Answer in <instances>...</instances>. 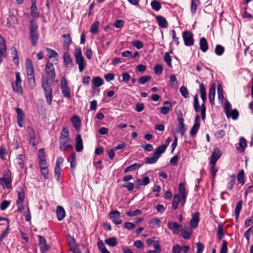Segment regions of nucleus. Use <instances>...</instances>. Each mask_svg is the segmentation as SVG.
<instances>
[{
	"instance_id": "obj_1",
	"label": "nucleus",
	"mask_w": 253,
	"mask_h": 253,
	"mask_svg": "<svg viewBox=\"0 0 253 253\" xmlns=\"http://www.w3.org/2000/svg\"><path fill=\"white\" fill-rule=\"evenodd\" d=\"M45 74L42 76V87L43 88L47 104L50 105L53 98L52 88L50 84L55 78L54 68L52 63L48 62L45 67Z\"/></svg>"
},
{
	"instance_id": "obj_2",
	"label": "nucleus",
	"mask_w": 253,
	"mask_h": 253,
	"mask_svg": "<svg viewBox=\"0 0 253 253\" xmlns=\"http://www.w3.org/2000/svg\"><path fill=\"white\" fill-rule=\"evenodd\" d=\"M71 138L70 137L69 131L67 128L64 127L61 131L59 138L60 149L62 151H65L73 149L71 144Z\"/></svg>"
},
{
	"instance_id": "obj_3",
	"label": "nucleus",
	"mask_w": 253,
	"mask_h": 253,
	"mask_svg": "<svg viewBox=\"0 0 253 253\" xmlns=\"http://www.w3.org/2000/svg\"><path fill=\"white\" fill-rule=\"evenodd\" d=\"M74 55L76 59V63L78 64L79 66V72L82 73L86 67V64L80 48L75 49Z\"/></svg>"
},
{
	"instance_id": "obj_4",
	"label": "nucleus",
	"mask_w": 253,
	"mask_h": 253,
	"mask_svg": "<svg viewBox=\"0 0 253 253\" xmlns=\"http://www.w3.org/2000/svg\"><path fill=\"white\" fill-rule=\"evenodd\" d=\"M60 86L62 93L63 96L68 98H71V92L70 88L68 85L67 81L65 77H62L60 81Z\"/></svg>"
},
{
	"instance_id": "obj_5",
	"label": "nucleus",
	"mask_w": 253,
	"mask_h": 253,
	"mask_svg": "<svg viewBox=\"0 0 253 253\" xmlns=\"http://www.w3.org/2000/svg\"><path fill=\"white\" fill-rule=\"evenodd\" d=\"M15 77V82L12 84L13 90L14 92H16L19 94H22L23 89L21 85L22 81L21 80L20 73H16Z\"/></svg>"
},
{
	"instance_id": "obj_6",
	"label": "nucleus",
	"mask_w": 253,
	"mask_h": 253,
	"mask_svg": "<svg viewBox=\"0 0 253 253\" xmlns=\"http://www.w3.org/2000/svg\"><path fill=\"white\" fill-rule=\"evenodd\" d=\"M182 38L186 46H190L193 45L194 39L191 32L188 31H184L182 33Z\"/></svg>"
},
{
	"instance_id": "obj_7",
	"label": "nucleus",
	"mask_w": 253,
	"mask_h": 253,
	"mask_svg": "<svg viewBox=\"0 0 253 253\" xmlns=\"http://www.w3.org/2000/svg\"><path fill=\"white\" fill-rule=\"evenodd\" d=\"M168 227L175 234H178L180 231H183L182 226L174 221H169L168 222Z\"/></svg>"
},
{
	"instance_id": "obj_8",
	"label": "nucleus",
	"mask_w": 253,
	"mask_h": 253,
	"mask_svg": "<svg viewBox=\"0 0 253 253\" xmlns=\"http://www.w3.org/2000/svg\"><path fill=\"white\" fill-rule=\"evenodd\" d=\"M109 216L116 225H119L123 222L122 219L120 218V212L118 211H111L109 214Z\"/></svg>"
},
{
	"instance_id": "obj_9",
	"label": "nucleus",
	"mask_w": 253,
	"mask_h": 253,
	"mask_svg": "<svg viewBox=\"0 0 253 253\" xmlns=\"http://www.w3.org/2000/svg\"><path fill=\"white\" fill-rule=\"evenodd\" d=\"M26 130L29 144H31L33 146H35L36 145V134L34 129L31 126H28Z\"/></svg>"
},
{
	"instance_id": "obj_10",
	"label": "nucleus",
	"mask_w": 253,
	"mask_h": 253,
	"mask_svg": "<svg viewBox=\"0 0 253 253\" xmlns=\"http://www.w3.org/2000/svg\"><path fill=\"white\" fill-rule=\"evenodd\" d=\"M17 113V123L20 127H22L24 126L25 120V114L23 110L19 108L16 109Z\"/></svg>"
},
{
	"instance_id": "obj_11",
	"label": "nucleus",
	"mask_w": 253,
	"mask_h": 253,
	"mask_svg": "<svg viewBox=\"0 0 253 253\" xmlns=\"http://www.w3.org/2000/svg\"><path fill=\"white\" fill-rule=\"evenodd\" d=\"M38 159L40 167L47 166L45 154L43 149H40L39 150Z\"/></svg>"
},
{
	"instance_id": "obj_12",
	"label": "nucleus",
	"mask_w": 253,
	"mask_h": 253,
	"mask_svg": "<svg viewBox=\"0 0 253 253\" xmlns=\"http://www.w3.org/2000/svg\"><path fill=\"white\" fill-rule=\"evenodd\" d=\"M221 156V152L218 148H215L212 152L211 156L210 164L215 165L216 162Z\"/></svg>"
},
{
	"instance_id": "obj_13",
	"label": "nucleus",
	"mask_w": 253,
	"mask_h": 253,
	"mask_svg": "<svg viewBox=\"0 0 253 253\" xmlns=\"http://www.w3.org/2000/svg\"><path fill=\"white\" fill-rule=\"evenodd\" d=\"M39 246L41 253H45L48 250L49 248L46 244L45 239L42 236H39Z\"/></svg>"
},
{
	"instance_id": "obj_14",
	"label": "nucleus",
	"mask_w": 253,
	"mask_h": 253,
	"mask_svg": "<svg viewBox=\"0 0 253 253\" xmlns=\"http://www.w3.org/2000/svg\"><path fill=\"white\" fill-rule=\"evenodd\" d=\"M18 21L17 18L14 14H10L8 17L7 18L6 26L8 28H10L16 24Z\"/></svg>"
},
{
	"instance_id": "obj_15",
	"label": "nucleus",
	"mask_w": 253,
	"mask_h": 253,
	"mask_svg": "<svg viewBox=\"0 0 253 253\" xmlns=\"http://www.w3.org/2000/svg\"><path fill=\"white\" fill-rule=\"evenodd\" d=\"M26 66L27 77L35 76L33 65L30 59H27L26 60Z\"/></svg>"
},
{
	"instance_id": "obj_16",
	"label": "nucleus",
	"mask_w": 253,
	"mask_h": 253,
	"mask_svg": "<svg viewBox=\"0 0 253 253\" xmlns=\"http://www.w3.org/2000/svg\"><path fill=\"white\" fill-rule=\"evenodd\" d=\"M172 108V105L169 101H165L163 106L160 108V112L163 115H167Z\"/></svg>"
},
{
	"instance_id": "obj_17",
	"label": "nucleus",
	"mask_w": 253,
	"mask_h": 253,
	"mask_svg": "<svg viewBox=\"0 0 253 253\" xmlns=\"http://www.w3.org/2000/svg\"><path fill=\"white\" fill-rule=\"evenodd\" d=\"M76 144L75 148L77 152H81L83 149V142L82 136L80 134H78L75 138Z\"/></svg>"
},
{
	"instance_id": "obj_18",
	"label": "nucleus",
	"mask_w": 253,
	"mask_h": 253,
	"mask_svg": "<svg viewBox=\"0 0 253 253\" xmlns=\"http://www.w3.org/2000/svg\"><path fill=\"white\" fill-rule=\"evenodd\" d=\"M0 184L7 188H10L11 187V180L10 176L7 175L0 178Z\"/></svg>"
},
{
	"instance_id": "obj_19",
	"label": "nucleus",
	"mask_w": 253,
	"mask_h": 253,
	"mask_svg": "<svg viewBox=\"0 0 253 253\" xmlns=\"http://www.w3.org/2000/svg\"><path fill=\"white\" fill-rule=\"evenodd\" d=\"M31 4L32 5L30 7L31 15L32 17L38 18L39 16V14L38 12L36 0H31Z\"/></svg>"
},
{
	"instance_id": "obj_20",
	"label": "nucleus",
	"mask_w": 253,
	"mask_h": 253,
	"mask_svg": "<svg viewBox=\"0 0 253 253\" xmlns=\"http://www.w3.org/2000/svg\"><path fill=\"white\" fill-rule=\"evenodd\" d=\"M215 88L216 84H212L210 87L209 93V98L210 102L211 105H213L214 104V96L215 94Z\"/></svg>"
},
{
	"instance_id": "obj_21",
	"label": "nucleus",
	"mask_w": 253,
	"mask_h": 253,
	"mask_svg": "<svg viewBox=\"0 0 253 253\" xmlns=\"http://www.w3.org/2000/svg\"><path fill=\"white\" fill-rule=\"evenodd\" d=\"M156 19L160 27L166 28L168 27V23L164 17L158 15L156 16Z\"/></svg>"
},
{
	"instance_id": "obj_22",
	"label": "nucleus",
	"mask_w": 253,
	"mask_h": 253,
	"mask_svg": "<svg viewBox=\"0 0 253 253\" xmlns=\"http://www.w3.org/2000/svg\"><path fill=\"white\" fill-rule=\"evenodd\" d=\"M64 64L66 68H71L73 66V63L70 54L66 52L64 54Z\"/></svg>"
},
{
	"instance_id": "obj_23",
	"label": "nucleus",
	"mask_w": 253,
	"mask_h": 253,
	"mask_svg": "<svg viewBox=\"0 0 253 253\" xmlns=\"http://www.w3.org/2000/svg\"><path fill=\"white\" fill-rule=\"evenodd\" d=\"M17 193L18 194V199L16 201V203H18L19 204H23L25 199V192L23 188L21 187H19L17 190Z\"/></svg>"
},
{
	"instance_id": "obj_24",
	"label": "nucleus",
	"mask_w": 253,
	"mask_h": 253,
	"mask_svg": "<svg viewBox=\"0 0 253 253\" xmlns=\"http://www.w3.org/2000/svg\"><path fill=\"white\" fill-rule=\"evenodd\" d=\"M199 213L196 212L192 214V218L190 220V225L194 228H197L199 222Z\"/></svg>"
},
{
	"instance_id": "obj_25",
	"label": "nucleus",
	"mask_w": 253,
	"mask_h": 253,
	"mask_svg": "<svg viewBox=\"0 0 253 253\" xmlns=\"http://www.w3.org/2000/svg\"><path fill=\"white\" fill-rule=\"evenodd\" d=\"M71 121L76 130L77 131H80L81 122L79 117L75 115L71 118Z\"/></svg>"
},
{
	"instance_id": "obj_26",
	"label": "nucleus",
	"mask_w": 253,
	"mask_h": 253,
	"mask_svg": "<svg viewBox=\"0 0 253 253\" xmlns=\"http://www.w3.org/2000/svg\"><path fill=\"white\" fill-rule=\"evenodd\" d=\"M178 130L177 131V132L181 133L182 135H184L186 131V128L184 124V120L182 118H178Z\"/></svg>"
},
{
	"instance_id": "obj_27",
	"label": "nucleus",
	"mask_w": 253,
	"mask_h": 253,
	"mask_svg": "<svg viewBox=\"0 0 253 253\" xmlns=\"http://www.w3.org/2000/svg\"><path fill=\"white\" fill-rule=\"evenodd\" d=\"M91 84L92 88L93 87H98L103 85L104 81L99 77H93L92 79Z\"/></svg>"
},
{
	"instance_id": "obj_28",
	"label": "nucleus",
	"mask_w": 253,
	"mask_h": 253,
	"mask_svg": "<svg viewBox=\"0 0 253 253\" xmlns=\"http://www.w3.org/2000/svg\"><path fill=\"white\" fill-rule=\"evenodd\" d=\"M56 215L59 221L62 220L65 216V211L62 207L58 206L56 209Z\"/></svg>"
},
{
	"instance_id": "obj_29",
	"label": "nucleus",
	"mask_w": 253,
	"mask_h": 253,
	"mask_svg": "<svg viewBox=\"0 0 253 253\" xmlns=\"http://www.w3.org/2000/svg\"><path fill=\"white\" fill-rule=\"evenodd\" d=\"M167 147V145H161L156 148L153 154L159 158L161 155L165 152Z\"/></svg>"
},
{
	"instance_id": "obj_30",
	"label": "nucleus",
	"mask_w": 253,
	"mask_h": 253,
	"mask_svg": "<svg viewBox=\"0 0 253 253\" xmlns=\"http://www.w3.org/2000/svg\"><path fill=\"white\" fill-rule=\"evenodd\" d=\"M200 49L204 52H206L208 49V44L205 38H202L200 40Z\"/></svg>"
},
{
	"instance_id": "obj_31",
	"label": "nucleus",
	"mask_w": 253,
	"mask_h": 253,
	"mask_svg": "<svg viewBox=\"0 0 253 253\" xmlns=\"http://www.w3.org/2000/svg\"><path fill=\"white\" fill-rule=\"evenodd\" d=\"M247 146L246 140L243 137L240 138L239 143L238 144V146H236L237 149L243 152L245 150V147Z\"/></svg>"
},
{
	"instance_id": "obj_32",
	"label": "nucleus",
	"mask_w": 253,
	"mask_h": 253,
	"mask_svg": "<svg viewBox=\"0 0 253 253\" xmlns=\"http://www.w3.org/2000/svg\"><path fill=\"white\" fill-rule=\"evenodd\" d=\"M180 196L178 194H175L173 198L172 207L173 210H176L178 208L179 203H180Z\"/></svg>"
},
{
	"instance_id": "obj_33",
	"label": "nucleus",
	"mask_w": 253,
	"mask_h": 253,
	"mask_svg": "<svg viewBox=\"0 0 253 253\" xmlns=\"http://www.w3.org/2000/svg\"><path fill=\"white\" fill-rule=\"evenodd\" d=\"M200 4L199 0H192L191 4V11L194 15L197 11V6Z\"/></svg>"
},
{
	"instance_id": "obj_34",
	"label": "nucleus",
	"mask_w": 253,
	"mask_h": 253,
	"mask_svg": "<svg viewBox=\"0 0 253 253\" xmlns=\"http://www.w3.org/2000/svg\"><path fill=\"white\" fill-rule=\"evenodd\" d=\"M38 26L35 20H31L30 21V33H37Z\"/></svg>"
},
{
	"instance_id": "obj_35",
	"label": "nucleus",
	"mask_w": 253,
	"mask_h": 253,
	"mask_svg": "<svg viewBox=\"0 0 253 253\" xmlns=\"http://www.w3.org/2000/svg\"><path fill=\"white\" fill-rule=\"evenodd\" d=\"M242 204L243 202L242 201H239L236 204L234 212L235 218L236 219L239 217V213L242 209Z\"/></svg>"
},
{
	"instance_id": "obj_36",
	"label": "nucleus",
	"mask_w": 253,
	"mask_h": 253,
	"mask_svg": "<svg viewBox=\"0 0 253 253\" xmlns=\"http://www.w3.org/2000/svg\"><path fill=\"white\" fill-rule=\"evenodd\" d=\"M30 37L31 41V43L33 46L36 45L38 39H39V34L37 33H30Z\"/></svg>"
},
{
	"instance_id": "obj_37",
	"label": "nucleus",
	"mask_w": 253,
	"mask_h": 253,
	"mask_svg": "<svg viewBox=\"0 0 253 253\" xmlns=\"http://www.w3.org/2000/svg\"><path fill=\"white\" fill-rule=\"evenodd\" d=\"M46 51L48 57L50 58H57L58 56V53L54 50L48 47H46Z\"/></svg>"
},
{
	"instance_id": "obj_38",
	"label": "nucleus",
	"mask_w": 253,
	"mask_h": 253,
	"mask_svg": "<svg viewBox=\"0 0 253 253\" xmlns=\"http://www.w3.org/2000/svg\"><path fill=\"white\" fill-rule=\"evenodd\" d=\"M11 54L15 63H18V52L16 48L12 46L11 48Z\"/></svg>"
},
{
	"instance_id": "obj_39",
	"label": "nucleus",
	"mask_w": 253,
	"mask_h": 253,
	"mask_svg": "<svg viewBox=\"0 0 253 253\" xmlns=\"http://www.w3.org/2000/svg\"><path fill=\"white\" fill-rule=\"evenodd\" d=\"M105 243L111 247H115L117 245V240L116 238H109L105 240Z\"/></svg>"
},
{
	"instance_id": "obj_40",
	"label": "nucleus",
	"mask_w": 253,
	"mask_h": 253,
	"mask_svg": "<svg viewBox=\"0 0 253 253\" xmlns=\"http://www.w3.org/2000/svg\"><path fill=\"white\" fill-rule=\"evenodd\" d=\"M159 158L153 154L152 157H146L145 158V164H153L157 162Z\"/></svg>"
},
{
	"instance_id": "obj_41",
	"label": "nucleus",
	"mask_w": 253,
	"mask_h": 253,
	"mask_svg": "<svg viewBox=\"0 0 253 253\" xmlns=\"http://www.w3.org/2000/svg\"><path fill=\"white\" fill-rule=\"evenodd\" d=\"M136 182L138 183L139 185L146 186L149 183L150 178L148 176H145L143 177L142 180L140 179H136Z\"/></svg>"
},
{
	"instance_id": "obj_42",
	"label": "nucleus",
	"mask_w": 253,
	"mask_h": 253,
	"mask_svg": "<svg viewBox=\"0 0 253 253\" xmlns=\"http://www.w3.org/2000/svg\"><path fill=\"white\" fill-rule=\"evenodd\" d=\"M99 26V22L98 21H95L91 25L90 31L92 34H96L98 32Z\"/></svg>"
},
{
	"instance_id": "obj_43",
	"label": "nucleus",
	"mask_w": 253,
	"mask_h": 253,
	"mask_svg": "<svg viewBox=\"0 0 253 253\" xmlns=\"http://www.w3.org/2000/svg\"><path fill=\"white\" fill-rule=\"evenodd\" d=\"M150 5L152 8L157 11H159L162 7L161 3L155 0H152L151 2Z\"/></svg>"
},
{
	"instance_id": "obj_44",
	"label": "nucleus",
	"mask_w": 253,
	"mask_h": 253,
	"mask_svg": "<svg viewBox=\"0 0 253 253\" xmlns=\"http://www.w3.org/2000/svg\"><path fill=\"white\" fill-rule=\"evenodd\" d=\"M177 83L178 81L176 76L174 75H171L169 79L170 86L174 88L176 86Z\"/></svg>"
},
{
	"instance_id": "obj_45",
	"label": "nucleus",
	"mask_w": 253,
	"mask_h": 253,
	"mask_svg": "<svg viewBox=\"0 0 253 253\" xmlns=\"http://www.w3.org/2000/svg\"><path fill=\"white\" fill-rule=\"evenodd\" d=\"M179 195L181 197H187V193L186 192V189L185 186L183 183H180L178 187Z\"/></svg>"
},
{
	"instance_id": "obj_46",
	"label": "nucleus",
	"mask_w": 253,
	"mask_h": 253,
	"mask_svg": "<svg viewBox=\"0 0 253 253\" xmlns=\"http://www.w3.org/2000/svg\"><path fill=\"white\" fill-rule=\"evenodd\" d=\"M224 51V48L221 45L217 44L215 46L214 52L218 56H221Z\"/></svg>"
},
{
	"instance_id": "obj_47",
	"label": "nucleus",
	"mask_w": 253,
	"mask_h": 253,
	"mask_svg": "<svg viewBox=\"0 0 253 253\" xmlns=\"http://www.w3.org/2000/svg\"><path fill=\"white\" fill-rule=\"evenodd\" d=\"M194 108L196 112H199L200 111V106L199 103V100L198 95L196 94L194 97Z\"/></svg>"
},
{
	"instance_id": "obj_48",
	"label": "nucleus",
	"mask_w": 253,
	"mask_h": 253,
	"mask_svg": "<svg viewBox=\"0 0 253 253\" xmlns=\"http://www.w3.org/2000/svg\"><path fill=\"white\" fill-rule=\"evenodd\" d=\"M0 50L6 52V45L4 38L0 35Z\"/></svg>"
},
{
	"instance_id": "obj_49",
	"label": "nucleus",
	"mask_w": 253,
	"mask_h": 253,
	"mask_svg": "<svg viewBox=\"0 0 253 253\" xmlns=\"http://www.w3.org/2000/svg\"><path fill=\"white\" fill-rule=\"evenodd\" d=\"M239 116V112L236 110H233L229 112V115L228 116H226L228 118H232L233 120H236L237 119Z\"/></svg>"
},
{
	"instance_id": "obj_50",
	"label": "nucleus",
	"mask_w": 253,
	"mask_h": 253,
	"mask_svg": "<svg viewBox=\"0 0 253 253\" xmlns=\"http://www.w3.org/2000/svg\"><path fill=\"white\" fill-rule=\"evenodd\" d=\"M237 181L239 183L242 185L244 184V171L243 170L240 171V172L238 174Z\"/></svg>"
},
{
	"instance_id": "obj_51",
	"label": "nucleus",
	"mask_w": 253,
	"mask_h": 253,
	"mask_svg": "<svg viewBox=\"0 0 253 253\" xmlns=\"http://www.w3.org/2000/svg\"><path fill=\"white\" fill-rule=\"evenodd\" d=\"M179 91L182 96L185 98H187L189 97L188 89L186 87L182 86L180 87Z\"/></svg>"
},
{
	"instance_id": "obj_52",
	"label": "nucleus",
	"mask_w": 253,
	"mask_h": 253,
	"mask_svg": "<svg viewBox=\"0 0 253 253\" xmlns=\"http://www.w3.org/2000/svg\"><path fill=\"white\" fill-rule=\"evenodd\" d=\"M16 162L18 164L21 169L23 168L24 166V160L23 159V156L21 154L17 155L16 159Z\"/></svg>"
},
{
	"instance_id": "obj_53",
	"label": "nucleus",
	"mask_w": 253,
	"mask_h": 253,
	"mask_svg": "<svg viewBox=\"0 0 253 253\" xmlns=\"http://www.w3.org/2000/svg\"><path fill=\"white\" fill-rule=\"evenodd\" d=\"M200 125H198V124H194L191 130H190V134L192 136H194L197 134Z\"/></svg>"
},
{
	"instance_id": "obj_54",
	"label": "nucleus",
	"mask_w": 253,
	"mask_h": 253,
	"mask_svg": "<svg viewBox=\"0 0 253 253\" xmlns=\"http://www.w3.org/2000/svg\"><path fill=\"white\" fill-rule=\"evenodd\" d=\"M151 78V77L150 76H142L139 79L138 83L141 84H144L147 82H149Z\"/></svg>"
},
{
	"instance_id": "obj_55",
	"label": "nucleus",
	"mask_w": 253,
	"mask_h": 253,
	"mask_svg": "<svg viewBox=\"0 0 253 253\" xmlns=\"http://www.w3.org/2000/svg\"><path fill=\"white\" fill-rule=\"evenodd\" d=\"M164 59L165 62L167 63V65L169 67H171V59L169 53L168 52H166L164 54Z\"/></svg>"
},
{
	"instance_id": "obj_56",
	"label": "nucleus",
	"mask_w": 253,
	"mask_h": 253,
	"mask_svg": "<svg viewBox=\"0 0 253 253\" xmlns=\"http://www.w3.org/2000/svg\"><path fill=\"white\" fill-rule=\"evenodd\" d=\"M232 110H233L232 109V106L230 103L228 101H226L225 103L224 112L226 116H228L229 115V112Z\"/></svg>"
},
{
	"instance_id": "obj_57",
	"label": "nucleus",
	"mask_w": 253,
	"mask_h": 253,
	"mask_svg": "<svg viewBox=\"0 0 253 253\" xmlns=\"http://www.w3.org/2000/svg\"><path fill=\"white\" fill-rule=\"evenodd\" d=\"M154 70L156 75H160L163 71V67L161 64H156L154 67Z\"/></svg>"
},
{
	"instance_id": "obj_58",
	"label": "nucleus",
	"mask_w": 253,
	"mask_h": 253,
	"mask_svg": "<svg viewBox=\"0 0 253 253\" xmlns=\"http://www.w3.org/2000/svg\"><path fill=\"white\" fill-rule=\"evenodd\" d=\"M28 85L31 89H33L36 85L35 76L28 77Z\"/></svg>"
},
{
	"instance_id": "obj_59",
	"label": "nucleus",
	"mask_w": 253,
	"mask_h": 253,
	"mask_svg": "<svg viewBox=\"0 0 253 253\" xmlns=\"http://www.w3.org/2000/svg\"><path fill=\"white\" fill-rule=\"evenodd\" d=\"M235 182V175L234 174L231 175L230 181L227 184V188L229 190H232L234 187Z\"/></svg>"
},
{
	"instance_id": "obj_60",
	"label": "nucleus",
	"mask_w": 253,
	"mask_h": 253,
	"mask_svg": "<svg viewBox=\"0 0 253 253\" xmlns=\"http://www.w3.org/2000/svg\"><path fill=\"white\" fill-rule=\"evenodd\" d=\"M131 45L138 49H141L143 47V44L142 42L136 40L131 42Z\"/></svg>"
},
{
	"instance_id": "obj_61",
	"label": "nucleus",
	"mask_w": 253,
	"mask_h": 253,
	"mask_svg": "<svg viewBox=\"0 0 253 253\" xmlns=\"http://www.w3.org/2000/svg\"><path fill=\"white\" fill-rule=\"evenodd\" d=\"M40 168L41 169V171L43 175L44 178L45 179H47L48 178V170L47 166L42 167H40Z\"/></svg>"
},
{
	"instance_id": "obj_62",
	"label": "nucleus",
	"mask_w": 253,
	"mask_h": 253,
	"mask_svg": "<svg viewBox=\"0 0 253 253\" xmlns=\"http://www.w3.org/2000/svg\"><path fill=\"white\" fill-rule=\"evenodd\" d=\"M63 37L65 39L64 41V44L67 46L70 45L72 43L70 35L69 34H65L63 35Z\"/></svg>"
},
{
	"instance_id": "obj_63",
	"label": "nucleus",
	"mask_w": 253,
	"mask_h": 253,
	"mask_svg": "<svg viewBox=\"0 0 253 253\" xmlns=\"http://www.w3.org/2000/svg\"><path fill=\"white\" fill-rule=\"evenodd\" d=\"M125 24V21L121 19L117 20L114 23V26L117 28H122Z\"/></svg>"
},
{
	"instance_id": "obj_64",
	"label": "nucleus",
	"mask_w": 253,
	"mask_h": 253,
	"mask_svg": "<svg viewBox=\"0 0 253 253\" xmlns=\"http://www.w3.org/2000/svg\"><path fill=\"white\" fill-rule=\"evenodd\" d=\"M172 251L173 253H181L182 247L180 245L176 244L173 246Z\"/></svg>"
}]
</instances>
